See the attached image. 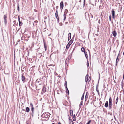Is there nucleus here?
<instances>
[{"label": "nucleus", "instance_id": "f257e3e1", "mask_svg": "<svg viewBox=\"0 0 124 124\" xmlns=\"http://www.w3.org/2000/svg\"><path fill=\"white\" fill-rule=\"evenodd\" d=\"M30 105L31 108V110L32 111L31 115L32 116H33L34 113V107L33 104L31 103L30 104Z\"/></svg>", "mask_w": 124, "mask_h": 124}, {"label": "nucleus", "instance_id": "f03ea898", "mask_svg": "<svg viewBox=\"0 0 124 124\" xmlns=\"http://www.w3.org/2000/svg\"><path fill=\"white\" fill-rule=\"evenodd\" d=\"M60 9H62L63 7V1H62L60 3Z\"/></svg>", "mask_w": 124, "mask_h": 124}, {"label": "nucleus", "instance_id": "7ed1b4c3", "mask_svg": "<svg viewBox=\"0 0 124 124\" xmlns=\"http://www.w3.org/2000/svg\"><path fill=\"white\" fill-rule=\"evenodd\" d=\"M7 16L6 15H4V22L5 24H6L7 23Z\"/></svg>", "mask_w": 124, "mask_h": 124}, {"label": "nucleus", "instance_id": "20e7f679", "mask_svg": "<svg viewBox=\"0 0 124 124\" xmlns=\"http://www.w3.org/2000/svg\"><path fill=\"white\" fill-rule=\"evenodd\" d=\"M85 81L86 83H87V81L89 80L88 79V74H87L86 75L85 78Z\"/></svg>", "mask_w": 124, "mask_h": 124}, {"label": "nucleus", "instance_id": "39448f33", "mask_svg": "<svg viewBox=\"0 0 124 124\" xmlns=\"http://www.w3.org/2000/svg\"><path fill=\"white\" fill-rule=\"evenodd\" d=\"M112 33L114 37H115L117 35V33L116 31H113Z\"/></svg>", "mask_w": 124, "mask_h": 124}, {"label": "nucleus", "instance_id": "423d86ee", "mask_svg": "<svg viewBox=\"0 0 124 124\" xmlns=\"http://www.w3.org/2000/svg\"><path fill=\"white\" fill-rule=\"evenodd\" d=\"M112 17L114 19L115 18V12L114 10L113 9H112Z\"/></svg>", "mask_w": 124, "mask_h": 124}, {"label": "nucleus", "instance_id": "0eeeda50", "mask_svg": "<svg viewBox=\"0 0 124 124\" xmlns=\"http://www.w3.org/2000/svg\"><path fill=\"white\" fill-rule=\"evenodd\" d=\"M69 124H74V123L73 121L71 119H69Z\"/></svg>", "mask_w": 124, "mask_h": 124}, {"label": "nucleus", "instance_id": "6e6552de", "mask_svg": "<svg viewBox=\"0 0 124 124\" xmlns=\"http://www.w3.org/2000/svg\"><path fill=\"white\" fill-rule=\"evenodd\" d=\"M108 106V101H106L105 105V106L106 107H107Z\"/></svg>", "mask_w": 124, "mask_h": 124}, {"label": "nucleus", "instance_id": "1a4fd4ad", "mask_svg": "<svg viewBox=\"0 0 124 124\" xmlns=\"http://www.w3.org/2000/svg\"><path fill=\"white\" fill-rule=\"evenodd\" d=\"M26 110L27 113L29 112L30 110V108L28 107H26Z\"/></svg>", "mask_w": 124, "mask_h": 124}, {"label": "nucleus", "instance_id": "9d476101", "mask_svg": "<svg viewBox=\"0 0 124 124\" xmlns=\"http://www.w3.org/2000/svg\"><path fill=\"white\" fill-rule=\"evenodd\" d=\"M112 103H109V109H111L112 108Z\"/></svg>", "mask_w": 124, "mask_h": 124}, {"label": "nucleus", "instance_id": "9b49d317", "mask_svg": "<svg viewBox=\"0 0 124 124\" xmlns=\"http://www.w3.org/2000/svg\"><path fill=\"white\" fill-rule=\"evenodd\" d=\"M68 39L69 40L71 38V33H69L68 34Z\"/></svg>", "mask_w": 124, "mask_h": 124}, {"label": "nucleus", "instance_id": "f8f14e48", "mask_svg": "<svg viewBox=\"0 0 124 124\" xmlns=\"http://www.w3.org/2000/svg\"><path fill=\"white\" fill-rule=\"evenodd\" d=\"M25 77L23 75L22 77V81L23 82L25 80Z\"/></svg>", "mask_w": 124, "mask_h": 124}, {"label": "nucleus", "instance_id": "ddd939ff", "mask_svg": "<svg viewBox=\"0 0 124 124\" xmlns=\"http://www.w3.org/2000/svg\"><path fill=\"white\" fill-rule=\"evenodd\" d=\"M55 15L56 18L57 19L58 21V23L59 22V18L58 16V15Z\"/></svg>", "mask_w": 124, "mask_h": 124}, {"label": "nucleus", "instance_id": "4468645a", "mask_svg": "<svg viewBox=\"0 0 124 124\" xmlns=\"http://www.w3.org/2000/svg\"><path fill=\"white\" fill-rule=\"evenodd\" d=\"M42 91L44 92H45L46 91V88L44 86L42 89Z\"/></svg>", "mask_w": 124, "mask_h": 124}, {"label": "nucleus", "instance_id": "2eb2a0df", "mask_svg": "<svg viewBox=\"0 0 124 124\" xmlns=\"http://www.w3.org/2000/svg\"><path fill=\"white\" fill-rule=\"evenodd\" d=\"M119 59H118V57H117L116 61V65L117 64L118 62L119 61Z\"/></svg>", "mask_w": 124, "mask_h": 124}, {"label": "nucleus", "instance_id": "dca6fc26", "mask_svg": "<svg viewBox=\"0 0 124 124\" xmlns=\"http://www.w3.org/2000/svg\"><path fill=\"white\" fill-rule=\"evenodd\" d=\"M69 42L68 44L66 46V48L67 49H68L69 48L70 44H69Z\"/></svg>", "mask_w": 124, "mask_h": 124}, {"label": "nucleus", "instance_id": "f3484780", "mask_svg": "<svg viewBox=\"0 0 124 124\" xmlns=\"http://www.w3.org/2000/svg\"><path fill=\"white\" fill-rule=\"evenodd\" d=\"M44 48L45 49V51H46L47 49V47H46V43H45V42L44 43Z\"/></svg>", "mask_w": 124, "mask_h": 124}, {"label": "nucleus", "instance_id": "a211bd4d", "mask_svg": "<svg viewBox=\"0 0 124 124\" xmlns=\"http://www.w3.org/2000/svg\"><path fill=\"white\" fill-rule=\"evenodd\" d=\"M73 121H76V117L75 114L74 115H73Z\"/></svg>", "mask_w": 124, "mask_h": 124}, {"label": "nucleus", "instance_id": "6ab92c4d", "mask_svg": "<svg viewBox=\"0 0 124 124\" xmlns=\"http://www.w3.org/2000/svg\"><path fill=\"white\" fill-rule=\"evenodd\" d=\"M109 103H112V99L111 97L109 98Z\"/></svg>", "mask_w": 124, "mask_h": 124}, {"label": "nucleus", "instance_id": "aec40b11", "mask_svg": "<svg viewBox=\"0 0 124 124\" xmlns=\"http://www.w3.org/2000/svg\"><path fill=\"white\" fill-rule=\"evenodd\" d=\"M81 51L83 52H84L85 51V49L84 47H83L81 49Z\"/></svg>", "mask_w": 124, "mask_h": 124}, {"label": "nucleus", "instance_id": "412c9836", "mask_svg": "<svg viewBox=\"0 0 124 124\" xmlns=\"http://www.w3.org/2000/svg\"><path fill=\"white\" fill-rule=\"evenodd\" d=\"M64 16V20L66 19V15L65 14H64L63 15Z\"/></svg>", "mask_w": 124, "mask_h": 124}, {"label": "nucleus", "instance_id": "4be33fe9", "mask_svg": "<svg viewBox=\"0 0 124 124\" xmlns=\"http://www.w3.org/2000/svg\"><path fill=\"white\" fill-rule=\"evenodd\" d=\"M118 100V97H117L116 99V104H117Z\"/></svg>", "mask_w": 124, "mask_h": 124}, {"label": "nucleus", "instance_id": "5701e85b", "mask_svg": "<svg viewBox=\"0 0 124 124\" xmlns=\"http://www.w3.org/2000/svg\"><path fill=\"white\" fill-rule=\"evenodd\" d=\"M70 114L71 116L73 115V111L72 110H71L70 111Z\"/></svg>", "mask_w": 124, "mask_h": 124}, {"label": "nucleus", "instance_id": "b1692460", "mask_svg": "<svg viewBox=\"0 0 124 124\" xmlns=\"http://www.w3.org/2000/svg\"><path fill=\"white\" fill-rule=\"evenodd\" d=\"M82 102H83V101H81V102H80V104L79 105V107H81V106L82 105Z\"/></svg>", "mask_w": 124, "mask_h": 124}, {"label": "nucleus", "instance_id": "393cba45", "mask_svg": "<svg viewBox=\"0 0 124 124\" xmlns=\"http://www.w3.org/2000/svg\"><path fill=\"white\" fill-rule=\"evenodd\" d=\"M84 93L82 96V97H81V100H83V99H84Z\"/></svg>", "mask_w": 124, "mask_h": 124}, {"label": "nucleus", "instance_id": "a878e982", "mask_svg": "<svg viewBox=\"0 0 124 124\" xmlns=\"http://www.w3.org/2000/svg\"><path fill=\"white\" fill-rule=\"evenodd\" d=\"M19 25L20 26H21L22 24V23L20 21V22H19Z\"/></svg>", "mask_w": 124, "mask_h": 124}, {"label": "nucleus", "instance_id": "bb28decb", "mask_svg": "<svg viewBox=\"0 0 124 124\" xmlns=\"http://www.w3.org/2000/svg\"><path fill=\"white\" fill-rule=\"evenodd\" d=\"M17 10L18 11H19V7L18 4L17 5Z\"/></svg>", "mask_w": 124, "mask_h": 124}, {"label": "nucleus", "instance_id": "cd10ccee", "mask_svg": "<svg viewBox=\"0 0 124 124\" xmlns=\"http://www.w3.org/2000/svg\"><path fill=\"white\" fill-rule=\"evenodd\" d=\"M65 87H66L67 86V83L66 81L65 82Z\"/></svg>", "mask_w": 124, "mask_h": 124}, {"label": "nucleus", "instance_id": "c85d7f7f", "mask_svg": "<svg viewBox=\"0 0 124 124\" xmlns=\"http://www.w3.org/2000/svg\"><path fill=\"white\" fill-rule=\"evenodd\" d=\"M91 120H89L88 122L87 123H86V124H90V123H91Z\"/></svg>", "mask_w": 124, "mask_h": 124}, {"label": "nucleus", "instance_id": "c756f323", "mask_svg": "<svg viewBox=\"0 0 124 124\" xmlns=\"http://www.w3.org/2000/svg\"><path fill=\"white\" fill-rule=\"evenodd\" d=\"M85 56L86 58L87 59V58H88V56L87 55L85 54Z\"/></svg>", "mask_w": 124, "mask_h": 124}, {"label": "nucleus", "instance_id": "7c9ffc66", "mask_svg": "<svg viewBox=\"0 0 124 124\" xmlns=\"http://www.w3.org/2000/svg\"><path fill=\"white\" fill-rule=\"evenodd\" d=\"M98 87H99L98 84L97 85H96V88H98Z\"/></svg>", "mask_w": 124, "mask_h": 124}, {"label": "nucleus", "instance_id": "2f4dec72", "mask_svg": "<svg viewBox=\"0 0 124 124\" xmlns=\"http://www.w3.org/2000/svg\"><path fill=\"white\" fill-rule=\"evenodd\" d=\"M54 65H53L52 64H50V65H48V66H54Z\"/></svg>", "mask_w": 124, "mask_h": 124}, {"label": "nucleus", "instance_id": "473e14b6", "mask_svg": "<svg viewBox=\"0 0 124 124\" xmlns=\"http://www.w3.org/2000/svg\"><path fill=\"white\" fill-rule=\"evenodd\" d=\"M55 15H58V12H57V10L56 12L55 13Z\"/></svg>", "mask_w": 124, "mask_h": 124}, {"label": "nucleus", "instance_id": "72a5a7b5", "mask_svg": "<svg viewBox=\"0 0 124 124\" xmlns=\"http://www.w3.org/2000/svg\"><path fill=\"white\" fill-rule=\"evenodd\" d=\"M66 87V91H67L68 90V88H67V86L66 87Z\"/></svg>", "mask_w": 124, "mask_h": 124}, {"label": "nucleus", "instance_id": "f704fd0d", "mask_svg": "<svg viewBox=\"0 0 124 124\" xmlns=\"http://www.w3.org/2000/svg\"><path fill=\"white\" fill-rule=\"evenodd\" d=\"M109 20L110 21H111V16H109Z\"/></svg>", "mask_w": 124, "mask_h": 124}, {"label": "nucleus", "instance_id": "c9c22d12", "mask_svg": "<svg viewBox=\"0 0 124 124\" xmlns=\"http://www.w3.org/2000/svg\"><path fill=\"white\" fill-rule=\"evenodd\" d=\"M66 93H68V95L69 94V90H68L67 91H66Z\"/></svg>", "mask_w": 124, "mask_h": 124}, {"label": "nucleus", "instance_id": "e433bc0d", "mask_svg": "<svg viewBox=\"0 0 124 124\" xmlns=\"http://www.w3.org/2000/svg\"><path fill=\"white\" fill-rule=\"evenodd\" d=\"M96 90L97 92L99 91L98 90V88H96Z\"/></svg>", "mask_w": 124, "mask_h": 124}, {"label": "nucleus", "instance_id": "4c0bfd02", "mask_svg": "<svg viewBox=\"0 0 124 124\" xmlns=\"http://www.w3.org/2000/svg\"><path fill=\"white\" fill-rule=\"evenodd\" d=\"M84 52V53H85V54H87V53L85 51Z\"/></svg>", "mask_w": 124, "mask_h": 124}, {"label": "nucleus", "instance_id": "58836bf2", "mask_svg": "<svg viewBox=\"0 0 124 124\" xmlns=\"http://www.w3.org/2000/svg\"><path fill=\"white\" fill-rule=\"evenodd\" d=\"M91 79V78L90 77H89V78H88V79H89V81H90Z\"/></svg>", "mask_w": 124, "mask_h": 124}, {"label": "nucleus", "instance_id": "ea45409f", "mask_svg": "<svg viewBox=\"0 0 124 124\" xmlns=\"http://www.w3.org/2000/svg\"><path fill=\"white\" fill-rule=\"evenodd\" d=\"M97 92L98 93V94L99 95V94H100V93H99V91H97Z\"/></svg>", "mask_w": 124, "mask_h": 124}, {"label": "nucleus", "instance_id": "a19ab883", "mask_svg": "<svg viewBox=\"0 0 124 124\" xmlns=\"http://www.w3.org/2000/svg\"><path fill=\"white\" fill-rule=\"evenodd\" d=\"M18 20L19 22H20V18L18 19Z\"/></svg>", "mask_w": 124, "mask_h": 124}, {"label": "nucleus", "instance_id": "79ce46f5", "mask_svg": "<svg viewBox=\"0 0 124 124\" xmlns=\"http://www.w3.org/2000/svg\"><path fill=\"white\" fill-rule=\"evenodd\" d=\"M120 52V50L119 51V52ZM119 53H120V52H119ZM119 55V53L117 57H118V56Z\"/></svg>", "mask_w": 124, "mask_h": 124}, {"label": "nucleus", "instance_id": "37998d69", "mask_svg": "<svg viewBox=\"0 0 124 124\" xmlns=\"http://www.w3.org/2000/svg\"><path fill=\"white\" fill-rule=\"evenodd\" d=\"M123 79L124 80V74L123 75Z\"/></svg>", "mask_w": 124, "mask_h": 124}, {"label": "nucleus", "instance_id": "c03bdc74", "mask_svg": "<svg viewBox=\"0 0 124 124\" xmlns=\"http://www.w3.org/2000/svg\"><path fill=\"white\" fill-rule=\"evenodd\" d=\"M35 22L36 23L37 22H38V21H35Z\"/></svg>", "mask_w": 124, "mask_h": 124}, {"label": "nucleus", "instance_id": "a18cd8bd", "mask_svg": "<svg viewBox=\"0 0 124 124\" xmlns=\"http://www.w3.org/2000/svg\"><path fill=\"white\" fill-rule=\"evenodd\" d=\"M87 97H88L87 96V95H85V98L86 97H87Z\"/></svg>", "mask_w": 124, "mask_h": 124}, {"label": "nucleus", "instance_id": "49530a36", "mask_svg": "<svg viewBox=\"0 0 124 124\" xmlns=\"http://www.w3.org/2000/svg\"><path fill=\"white\" fill-rule=\"evenodd\" d=\"M18 19L19 18H20L19 16H18Z\"/></svg>", "mask_w": 124, "mask_h": 124}, {"label": "nucleus", "instance_id": "de8ad7c7", "mask_svg": "<svg viewBox=\"0 0 124 124\" xmlns=\"http://www.w3.org/2000/svg\"><path fill=\"white\" fill-rule=\"evenodd\" d=\"M81 2V0H80L79 1V2Z\"/></svg>", "mask_w": 124, "mask_h": 124}, {"label": "nucleus", "instance_id": "09e8293b", "mask_svg": "<svg viewBox=\"0 0 124 124\" xmlns=\"http://www.w3.org/2000/svg\"><path fill=\"white\" fill-rule=\"evenodd\" d=\"M58 124H61L60 122H59Z\"/></svg>", "mask_w": 124, "mask_h": 124}, {"label": "nucleus", "instance_id": "8fccbe9b", "mask_svg": "<svg viewBox=\"0 0 124 124\" xmlns=\"http://www.w3.org/2000/svg\"><path fill=\"white\" fill-rule=\"evenodd\" d=\"M52 124H55L54 123H52Z\"/></svg>", "mask_w": 124, "mask_h": 124}, {"label": "nucleus", "instance_id": "3c124183", "mask_svg": "<svg viewBox=\"0 0 124 124\" xmlns=\"http://www.w3.org/2000/svg\"><path fill=\"white\" fill-rule=\"evenodd\" d=\"M15 22V21H14V23Z\"/></svg>", "mask_w": 124, "mask_h": 124}, {"label": "nucleus", "instance_id": "603ef678", "mask_svg": "<svg viewBox=\"0 0 124 124\" xmlns=\"http://www.w3.org/2000/svg\"><path fill=\"white\" fill-rule=\"evenodd\" d=\"M66 60H67V59H66Z\"/></svg>", "mask_w": 124, "mask_h": 124}]
</instances>
